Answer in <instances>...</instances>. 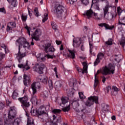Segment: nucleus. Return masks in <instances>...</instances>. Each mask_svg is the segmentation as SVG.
I'll return each instance as SVG.
<instances>
[{
  "label": "nucleus",
  "mask_w": 125,
  "mask_h": 125,
  "mask_svg": "<svg viewBox=\"0 0 125 125\" xmlns=\"http://www.w3.org/2000/svg\"><path fill=\"white\" fill-rule=\"evenodd\" d=\"M53 11L57 18L59 19H65L67 16V9L58 2L55 3Z\"/></svg>",
  "instance_id": "1"
},
{
  "label": "nucleus",
  "mask_w": 125,
  "mask_h": 125,
  "mask_svg": "<svg viewBox=\"0 0 125 125\" xmlns=\"http://www.w3.org/2000/svg\"><path fill=\"white\" fill-rule=\"evenodd\" d=\"M19 101L21 104V107L24 109L25 111V115L27 116V118L30 117L29 116V113L28 112V110H26L27 108H29L30 107V101H29V98H28V96H24L23 97L19 98Z\"/></svg>",
  "instance_id": "2"
},
{
  "label": "nucleus",
  "mask_w": 125,
  "mask_h": 125,
  "mask_svg": "<svg viewBox=\"0 0 125 125\" xmlns=\"http://www.w3.org/2000/svg\"><path fill=\"white\" fill-rule=\"evenodd\" d=\"M110 6L109 5H106L104 8V17L105 19L107 20H112V19H114V18H116L117 16V13L114 11L113 13H111V16H109V8Z\"/></svg>",
  "instance_id": "3"
},
{
  "label": "nucleus",
  "mask_w": 125,
  "mask_h": 125,
  "mask_svg": "<svg viewBox=\"0 0 125 125\" xmlns=\"http://www.w3.org/2000/svg\"><path fill=\"white\" fill-rule=\"evenodd\" d=\"M13 113V116H14L13 118L12 119V122L10 124V125H19L20 124L21 120L19 118L15 119V116H16V110H15V107H11L9 109V112L8 114V118L7 119H9V115H10V113Z\"/></svg>",
  "instance_id": "4"
},
{
  "label": "nucleus",
  "mask_w": 125,
  "mask_h": 125,
  "mask_svg": "<svg viewBox=\"0 0 125 125\" xmlns=\"http://www.w3.org/2000/svg\"><path fill=\"white\" fill-rule=\"evenodd\" d=\"M114 73L115 65L112 63H109L108 67L105 66L102 71L103 75H105V76L107 75H111V74H114Z\"/></svg>",
  "instance_id": "5"
},
{
  "label": "nucleus",
  "mask_w": 125,
  "mask_h": 125,
  "mask_svg": "<svg viewBox=\"0 0 125 125\" xmlns=\"http://www.w3.org/2000/svg\"><path fill=\"white\" fill-rule=\"evenodd\" d=\"M30 113L31 115L34 116H43V115H45L46 116H48V114H47L46 112H45L44 110H43L42 108H39L38 109L31 110Z\"/></svg>",
  "instance_id": "6"
},
{
  "label": "nucleus",
  "mask_w": 125,
  "mask_h": 125,
  "mask_svg": "<svg viewBox=\"0 0 125 125\" xmlns=\"http://www.w3.org/2000/svg\"><path fill=\"white\" fill-rule=\"evenodd\" d=\"M44 47V51L46 53L47 52H54L55 49L53 46H51V44L49 43V41H45L44 42V44L43 45Z\"/></svg>",
  "instance_id": "7"
},
{
  "label": "nucleus",
  "mask_w": 125,
  "mask_h": 125,
  "mask_svg": "<svg viewBox=\"0 0 125 125\" xmlns=\"http://www.w3.org/2000/svg\"><path fill=\"white\" fill-rule=\"evenodd\" d=\"M98 104V97L97 96H91L88 98V100L86 102V105L90 107L91 105H93L94 103Z\"/></svg>",
  "instance_id": "8"
},
{
  "label": "nucleus",
  "mask_w": 125,
  "mask_h": 125,
  "mask_svg": "<svg viewBox=\"0 0 125 125\" xmlns=\"http://www.w3.org/2000/svg\"><path fill=\"white\" fill-rule=\"evenodd\" d=\"M31 36L32 41H40V36H42V30L40 28H37Z\"/></svg>",
  "instance_id": "9"
},
{
  "label": "nucleus",
  "mask_w": 125,
  "mask_h": 125,
  "mask_svg": "<svg viewBox=\"0 0 125 125\" xmlns=\"http://www.w3.org/2000/svg\"><path fill=\"white\" fill-rule=\"evenodd\" d=\"M44 67V64L40 65L39 63H36L33 67V69L39 74H42Z\"/></svg>",
  "instance_id": "10"
},
{
  "label": "nucleus",
  "mask_w": 125,
  "mask_h": 125,
  "mask_svg": "<svg viewBox=\"0 0 125 125\" xmlns=\"http://www.w3.org/2000/svg\"><path fill=\"white\" fill-rule=\"evenodd\" d=\"M31 87L32 89V94L35 95L37 93V88H40L41 87V83L39 82H33L31 85Z\"/></svg>",
  "instance_id": "11"
},
{
  "label": "nucleus",
  "mask_w": 125,
  "mask_h": 125,
  "mask_svg": "<svg viewBox=\"0 0 125 125\" xmlns=\"http://www.w3.org/2000/svg\"><path fill=\"white\" fill-rule=\"evenodd\" d=\"M15 28H16V22L15 21L8 22L6 28L7 32L13 31Z\"/></svg>",
  "instance_id": "12"
},
{
  "label": "nucleus",
  "mask_w": 125,
  "mask_h": 125,
  "mask_svg": "<svg viewBox=\"0 0 125 125\" xmlns=\"http://www.w3.org/2000/svg\"><path fill=\"white\" fill-rule=\"evenodd\" d=\"M104 55L103 53H99L97 55V58L96 59V61L94 62V66H97L99 63H100V60H102L104 58Z\"/></svg>",
  "instance_id": "13"
},
{
  "label": "nucleus",
  "mask_w": 125,
  "mask_h": 125,
  "mask_svg": "<svg viewBox=\"0 0 125 125\" xmlns=\"http://www.w3.org/2000/svg\"><path fill=\"white\" fill-rule=\"evenodd\" d=\"M17 59L19 61V63H21V60L23 57H25L26 56V52H23L22 51H19L18 53L17 54Z\"/></svg>",
  "instance_id": "14"
},
{
  "label": "nucleus",
  "mask_w": 125,
  "mask_h": 125,
  "mask_svg": "<svg viewBox=\"0 0 125 125\" xmlns=\"http://www.w3.org/2000/svg\"><path fill=\"white\" fill-rule=\"evenodd\" d=\"M31 83V77L30 76L24 74L23 75V83L25 86H27L29 83Z\"/></svg>",
  "instance_id": "15"
},
{
  "label": "nucleus",
  "mask_w": 125,
  "mask_h": 125,
  "mask_svg": "<svg viewBox=\"0 0 125 125\" xmlns=\"http://www.w3.org/2000/svg\"><path fill=\"white\" fill-rule=\"evenodd\" d=\"M26 39L24 38H21L16 41V44L17 45V43L19 44V51H20V47L23 45L24 42H26Z\"/></svg>",
  "instance_id": "16"
},
{
  "label": "nucleus",
  "mask_w": 125,
  "mask_h": 125,
  "mask_svg": "<svg viewBox=\"0 0 125 125\" xmlns=\"http://www.w3.org/2000/svg\"><path fill=\"white\" fill-rule=\"evenodd\" d=\"M73 42L74 47H79V46H80L82 43V42L81 41V39L80 38H74L73 40Z\"/></svg>",
  "instance_id": "17"
},
{
  "label": "nucleus",
  "mask_w": 125,
  "mask_h": 125,
  "mask_svg": "<svg viewBox=\"0 0 125 125\" xmlns=\"http://www.w3.org/2000/svg\"><path fill=\"white\" fill-rule=\"evenodd\" d=\"M99 27H104L106 30H113L115 28V25L110 26L106 23H100L98 24Z\"/></svg>",
  "instance_id": "18"
},
{
  "label": "nucleus",
  "mask_w": 125,
  "mask_h": 125,
  "mask_svg": "<svg viewBox=\"0 0 125 125\" xmlns=\"http://www.w3.org/2000/svg\"><path fill=\"white\" fill-rule=\"evenodd\" d=\"M94 12L91 10H87L83 14L84 16H87L88 19H90V18H92V16H93Z\"/></svg>",
  "instance_id": "19"
},
{
  "label": "nucleus",
  "mask_w": 125,
  "mask_h": 125,
  "mask_svg": "<svg viewBox=\"0 0 125 125\" xmlns=\"http://www.w3.org/2000/svg\"><path fill=\"white\" fill-rule=\"evenodd\" d=\"M68 51L69 53L67 54V57L69 58H71V59H75V58H76V54H75L76 53V51L70 49H68Z\"/></svg>",
  "instance_id": "20"
},
{
  "label": "nucleus",
  "mask_w": 125,
  "mask_h": 125,
  "mask_svg": "<svg viewBox=\"0 0 125 125\" xmlns=\"http://www.w3.org/2000/svg\"><path fill=\"white\" fill-rule=\"evenodd\" d=\"M63 86V81H58L55 83V87L56 89H60Z\"/></svg>",
  "instance_id": "21"
},
{
  "label": "nucleus",
  "mask_w": 125,
  "mask_h": 125,
  "mask_svg": "<svg viewBox=\"0 0 125 125\" xmlns=\"http://www.w3.org/2000/svg\"><path fill=\"white\" fill-rule=\"evenodd\" d=\"M19 68H21L22 69H25L27 71V70L30 69V66L28 65V62H26L25 64H19L18 65Z\"/></svg>",
  "instance_id": "22"
},
{
  "label": "nucleus",
  "mask_w": 125,
  "mask_h": 125,
  "mask_svg": "<svg viewBox=\"0 0 125 125\" xmlns=\"http://www.w3.org/2000/svg\"><path fill=\"white\" fill-rule=\"evenodd\" d=\"M99 1H96V0H92V4L91 6H95L96 9L97 10H100V9L99 8Z\"/></svg>",
  "instance_id": "23"
},
{
  "label": "nucleus",
  "mask_w": 125,
  "mask_h": 125,
  "mask_svg": "<svg viewBox=\"0 0 125 125\" xmlns=\"http://www.w3.org/2000/svg\"><path fill=\"white\" fill-rule=\"evenodd\" d=\"M120 90L118 87L115 86H113L111 89V95H113L115 96L117 94V92L119 91Z\"/></svg>",
  "instance_id": "24"
},
{
  "label": "nucleus",
  "mask_w": 125,
  "mask_h": 125,
  "mask_svg": "<svg viewBox=\"0 0 125 125\" xmlns=\"http://www.w3.org/2000/svg\"><path fill=\"white\" fill-rule=\"evenodd\" d=\"M100 73V71L99 70H98L97 72V74H95V83L94 84V87H96L97 86V84L99 83V81L97 79V75Z\"/></svg>",
  "instance_id": "25"
},
{
  "label": "nucleus",
  "mask_w": 125,
  "mask_h": 125,
  "mask_svg": "<svg viewBox=\"0 0 125 125\" xmlns=\"http://www.w3.org/2000/svg\"><path fill=\"white\" fill-rule=\"evenodd\" d=\"M31 102L33 103V104H38V99L37 98V96H36L35 94H33V96L31 99Z\"/></svg>",
  "instance_id": "26"
},
{
  "label": "nucleus",
  "mask_w": 125,
  "mask_h": 125,
  "mask_svg": "<svg viewBox=\"0 0 125 125\" xmlns=\"http://www.w3.org/2000/svg\"><path fill=\"white\" fill-rule=\"evenodd\" d=\"M27 125H35L34 123V119L31 118V117H28V118H27Z\"/></svg>",
  "instance_id": "27"
},
{
  "label": "nucleus",
  "mask_w": 125,
  "mask_h": 125,
  "mask_svg": "<svg viewBox=\"0 0 125 125\" xmlns=\"http://www.w3.org/2000/svg\"><path fill=\"white\" fill-rule=\"evenodd\" d=\"M68 100H69V98L67 97L62 96L61 98L62 104H66V103H68Z\"/></svg>",
  "instance_id": "28"
},
{
  "label": "nucleus",
  "mask_w": 125,
  "mask_h": 125,
  "mask_svg": "<svg viewBox=\"0 0 125 125\" xmlns=\"http://www.w3.org/2000/svg\"><path fill=\"white\" fill-rule=\"evenodd\" d=\"M18 90L16 89L14 90L12 94V98L15 100L17 98V97H18Z\"/></svg>",
  "instance_id": "29"
},
{
  "label": "nucleus",
  "mask_w": 125,
  "mask_h": 125,
  "mask_svg": "<svg viewBox=\"0 0 125 125\" xmlns=\"http://www.w3.org/2000/svg\"><path fill=\"white\" fill-rule=\"evenodd\" d=\"M72 106L74 108H78L80 106V104L79 103V100H74L72 102Z\"/></svg>",
  "instance_id": "30"
},
{
  "label": "nucleus",
  "mask_w": 125,
  "mask_h": 125,
  "mask_svg": "<svg viewBox=\"0 0 125 125\" xmlns=\"http://www.w3.org/2000/svg\"><path fill=\"white\" fill-rule=\"evenodd\" d=\"M8 2L9 3H11L12 6H13L14 7H16L18 3V2H17V1L16 0H9Z\"/></svg>",
  "instance_id": "31"
},
{
  "label": "nucleus",
  "mask_w": 125,
  "mask_h": 125,
  "mask_svg": "<svg viewBox=\"0 0 125 125\" xmlns=\"http://www.w3.org/2000/svg\"><path fill=\"white\" fill-rule=\"evenodd\" d=\"M113 42H114V40L111 38H109L107 41L105 42V44L106 45H112L113 44Z\"/></svg>",
  "instance_id": "32"
},
{
  "label": "nucleus",
  "mask_w": 125,
  "mask_h": 125,
  "mask_svg": "<svg viewBox=\"0 0 125 125\" xmlns=\"http://www.w3.org/2000/svg\"><path fill=\"white\" fill-rule=\"evenodd\" d=\"M36 57L38 58V59H40L41 58L42 61H45L47 57L46 55H45L43 57L41 58V54H39L36 56Z\"/></svg>",
  "instance_id": "33"
},
{
  "label": "nucleus",
  "mask_w": 125,
  "mask_h": 125,
  "mask_svg": "<svg viewBox=\"0 0 125 125\" xmlns=\"http://www.w3.org/2000/svg\"><path fill=\"white\" fill-rule=\"evenodd\" d=\"M120 44L121 45H122V46H124V45H125V38L124 37V34L122 35V38L120 41Z\"/></svg>",
  "instance_id": "34"
},
{
  "label": "nucleus",
  "mask_w": 125,
  "mask_h": 125,
  "mask_svg": "<svg viewBox=\"0 0 125 125\" xmlns=\"http://www.w3.org/2000/svg\"><path fill=\"white\" fill-rule=\"evenodd\" d=\"M28 17V15H24L23 14H22L21 16V18L22 22H26L27 21V18Z\"/></svg>",
  "instance_id": "35"
},
{
  "label": "nucleus",
  "mask_w": 125,
  "mask_h": 125,
  "mask_svg": "<svg viewBox=\"0 0 125 125\" xmlns=\"http://www.w3.org/2000/svg\"><path fill=\"white\" fill-rule=\"evenodd\" d=\"M51 25H52V28L56 32V31H58V29H57V25H56V23L54 22H51Z\"/></svg>",
  "instance_id": "36"
},
{
  "label": "nucleus",
  "mask_w": 125,
  "mask_h": 125,
  "mask_svg": "<svg viewBox=\"0 0 125 125\" xmlns=\"http://www.w3.org/2000/svg\"><path fill=\"white\" fill-rule=\"evenodd\" d=\"M70 107H71V105L69 104L67 106L62 108V111L65 112H69L70 111Z\"/></svg>",
  "instance_id": "37"
},
{
  "label": "nucleus",
  "mask_w": 125,
  "mask_h": 125,
  "mask_svg": "<svg viewBox=\"0 0 125 125\" xmlns=\"http://www.w3.org/2000/svg\"><path fill=\"white\" fill-rule=\"evenodd\" d=\"M47 81H48V78H47V77H45L44 78H42L41 83H44V84H47Z\"/></svg>",
  "instance_id": "38"
},
{
  "label": "nucleus",
  "mask_w": 125,
  "mask_h": 125,
  "mask_svg": "<svg viewBox=\"0 0 125 125\" xmlns=\"http://www.w3.org/2000/svg\"><path fill=\"white\" fill-rule=\"evenodd\" d=\"M48 84L49 87L51 89H52L53 88V83H52V80H49L48 82Z\"/></svg>",
  "instance_id": "39"
},
{
  "label": "nucleus",
  "mask_w": 125,
  "mask_h": 125,
  "mask_svg": "<svg viewBox=\"0 0 125 125\" xmlns=\"http://www.w3.org/2000/svg\"><path fill=\"white\" fill-rule=\"evenodd\" d=\"M92 18L95 19V20H101L100 18L98 17L97 13H94Z\"/></svg>",
  "instance_id": "40"
},
{
  "label": "nucleus",
  "mask_w": 125,
  "mask_h": 125,
  "mask_svg": "<svg viewBox=\"0 0 125 125\" xmlns=\"http://www.w3.org/2000/svg\"><path fill=\"white\" fill-rule=\"evenodd\" d=\"M23 48H26V47H28V46H30V43L27 42V40H25V42L22 44Z\"/></svg>",
  "instance_id": "41"
},
{
  "label": "nucleus",
  "mask_w": 125,
  "mask_h": 125,
  "mask_svg": "<svg viewBox=\"0 0 125 125\" xmlns=\"http://www.w3.org/2000/svg\"><path fill=\"white\" fill-rule=\"evenodd\" d=\"M34 13L35 16H37V17H39V16H40V15H39V10L38 9L37 7L35 8Z\"/></svg>",
  "instance_id": "42"
},
{
  "label": "nucleus",
  "mask_w": 125,
  "mask_h": 125,
  "mask_svg": "<svg viewBox=\"0 0 125 125\" xmlns=\"http://www.w3.org/2000/svg\"><path fill=\"white\" fill-rule=\"evenodd\" d=\"M47 19H48V14L45 13V14H44V15L43 16V18L42 19L43 23H44V22H45V21H46V20H47Z\"/></svg>",
  "instance_id": "43"
},
{
  "label": "nucleus",
  "mask_w": 125,
  "mask_h": 125,
  "mask_svg": "<svg viewBox=\"0 0 125 125\" xmlns=\"http://www.w3.org/2000/svg\"><path fill=\"white\" fill-rule=\"evenodd\" d=\"M79 95L80 99H84V98H85V96L83 95V92H79Z\"/></svg>",
  "instance_id": "44"
},
{
  "label": "nucleus",
  "mask_w": 125,
  "mask_h": 125,
  "mask_svg": "<svg viewBox=\"0 0 125 125\" xmlns=\"http://www.w3.org/2000/svg\"><path fill=\"white\" fill-rule=\"evenodd\" d=\"M42 75L38 76L36 79V81L38 82V83H40V82H42Z\"/></svg>",
  "instance_id": "45"
},
{
  "label": "nucleus",
  "mask_w": 125,
  "mask_h": 125,
  "mask_svg": "<svg viewBox=\"0 0 125 125\" xmlns=\"http://www.w3.org/2000/svg\"><path fill=\"white\" fill-rule=\"evenodd\" d=\"M52 112L54 113V114H59V113H61V110L55 109L53 110Z\"/></svg>",
  "instance_id": "46"
},
{
  "label": "nucleus",
  "mask_w": 125,
  "mask_h": 125,
  "mask_svg": "<svg viewBox=\"0 0 125 125\" xmlns=\"http://www.w3.org/2000/svg\"><path fill=\"white\" fill-rule=\"evenodd\" d=\"M25 29H26L27 31V34L29 36H31L30 31H31V27H28V26H25Z\"/></svg>",
  "instance_id": "47"
},
{
  "label": "nucleus",
  "mask_w": 125,
  "mask_h": 125,
  "mask_svg": "<svg viewBox=\"0 0 125 125\" xmlns=\"http://www.w3.org/2000/svg\"><path fill=\"white\" fill-rule=\"evenodd\" d=\"M123 12V11L122 10V8L120 7H118L117 8V13L118 15H121V13Z\"/></svg>",
  "instance_id": "48"
},
{
  "label": "nucleus",
  "mask_w": 125,
  "mask_h": 125,
  "mask_svg": "<svg viewBox=\"0 0 125 125\" xmlns=\"http://www.w3.org/2000/svg\"><path fill=\"white\" fill-rule=\"evenodd\" d=\"M81 1L83 4V5L85 6L87 5V4L89 3V1H88V0H82Z\"/></svg>",
  "instance_id": "49"
},
{
  "label": "nucleus",
  "mask_w": 125,
  "mask_h": 125,
  "mask_svg": "<svg viewBox=\"0 0 125 125\" xmlns=\"http://www.w3.org/2000/svg\"><path fill=\"white\" fill-rule=\"evenodd\" d=\"M89 46H90V53L92 52V49H93V44H92L90 42H89Z\"/></svg>",
  "instance_id": "50"
},
{
  "label": "nucleus",
  "mask_w": 125,
  "mask_h": 125,
  "mask_svg": "<svg viewBox=\"0 0 125 125\" xmlns=\"http://www.w3.org/2000/svg\"><path fill=\"white\" fill-rule=\"evenodd\" d=\"M82 71V74H84V73H86V72H87V66L83 67Z\"/></svg>",
  "instance_id": "51"
},
{
  "label": "nucleus",
  "mask_w": 125,
  "mask_h": 125,
  "mask_svg": "<svg viewBox=\"0 0 125 125\" xmlns=\"http://www.w3.org/2000/svg\"><path fill=\"white\" fill-rule=\"evenodd\" d=\"M54 71L56 74V78H57V79L59 78V77H58V72H57V67H55L54 68Z\"/></svg>",
  "instance_id": "52"
},
{
  "label": "nucleus",
  "mask_w": 125,
  "mask_h": 125,
  "mask_svg": "<svg viewBox=\"0 0 125 125\" xmlns=\"http://www.w3.org/2000/svg\"><path fill=\"white\" fill-rule=\"evenodd\" d=\"M76 69L79 73H82V72H83V69L81 68V67L76 66Z\"/></svg>",
  "instance_id": "53"
},
{
  "label": "nucleus",
  "mask_w": 125,
  "mask_h": 125,
  "mask_svg": "<svg viewBox=\"0 0 125 125\" xmlns=\"http://www.w3.org/2000/svg\"><path fill=\"white\" fill-rule=\"evenodd\" d=\"M0 12H2V13H4V14H5L6 13V12L5 11V9H4V7L0 8Z\"/></svg>",
  "instance_id": "54"
},
{
  "label": "nucleus",
  "mask_w": 125,
  "mask_h": 125,
  "mask_svg": "<svg viewBox=\"0 0 125 125\" xmlns=\"http://www.w3.org/2000/svg\"><path fill=\"white\" fill-rule=\"evenodd\" d=\"M106 90L107 93H109V91L111 90L112 91V87H111V86H108L106 87Z\"/></svg>",
  "instance_id": "55"
},
{
  "label": "nucleus",
  "mask_w": 125,
  "mask_h": 125,
  "mask_svg": "<svg viewBox=\"0 0 125 125\" xmlns=\"http://www.w3.org/2000/svg\"><path fill=\"white\" fill-rule=\"evenodd\" d=\"M5 55L2 53H0V61H1L4 58Z\"/></svg>",
  "instance_id": "56"
},
{
  "label": "nucleus",
  "mask_w": 125,
  "mask_h": 125,
  "mask_svg": "<svg viewBox=\"0 0 125 125\" xmlns=\"http://www.w3.org/2000/svg\"><path fill=\"white\" fill-rule=\"evenodd\" d=\"M46 56L48 59H49V58H50L51 59H53V58H54V56L50 55L49 54L46 55Z\"/></svg>",
  "instance_id": "57"
},
{
  "label": "nucleus",
  "mask_w": 125,
  "mask_h": 125,
  "mask_svg": "<svg viewBox=\"0 0 125 125\" xmlns=\"http://www.w3.org/2000/svg\"><path fill=\"white\" fill-rule=\"evenodd\" d=\"M6 104L7 106H9V104H11V102L9 101V100H6Z\"/></svg>",
  "instance_id": "58"
},
{
  "label": "nucleus",
  "mask_w": 125,
  "mask_h": 125,
  "mask_svg": "<svg viewBox=\"0 0 125 125\" xmlns=\"http://www.w3.org/2000/svg\"><path fill=\"white\" fill-rule=\"evenodd\" d=\"M82 65L83 67H87V63L86 62H84L82 63Z\"/></svg>",
  "instance_id": "59"
},
{
  "label": "nucleus",
  "mask_w": 125,
  "mask_h": 125,
  "mask_svg": "<svg viewBox=\"0 0 125 125\" xmlns=\"http://www.w3.org/2000/svg\"><path fill=\"white\" fill-rule=\"evenodd\" d=\"M1 47H2V48H3L5 50V51H6V46L4 44H2L1 45Z\"/></svg>",
  "instance_id": "60"
},
{
  "label": "nucleus",
  "mask_w": 125,
  "mask_h": 125,
  "mask_svg": "<svg viewBox=\"0 0 125 125\" xmlns=\"http://www.w3.org/2000/svg\"><path fill=\"white\" fill-rule=\"evenodd\" d=\"M56 42L57 43V44H58V45H59V44H61V43L62 42L61 41H56Z\"/></svg>",
  "instance_id": "61"
},
{
  "label": "nucleus",
  "mask_w": 125,
  "mask_h": 125,
  "mask_svg": "<svg viewBox=\"0 0 125 125\" xmlns=\"http://www.w3.org/2000/svg\"><path fill=\"white\" fill-rule=\"evenodd\" d=\"M60 50L62 51V50H64V47H63V44H62L60 47Z\"/></svg>",
  "instance_id": "62"
},
{
  "label": "nucleus",
  "mask_w": 125,
  "mask_h": 125,
  "mask_svg": "<svg viewBox=\"0 0 125 125\" xmlns=\"http://www.w3.org/2000/svg\"><path fill=\"white\" fill-rule=\"evenodd\" d=\"M83 30H84V32L85 33H86V32H87V30H88V28H87V27L84 26Z\"/></svg>",
  "instance_id": "63"
},
{
  "label": "nucleus",
  "mask_w": 125,
  "mask_h": 125,
  "mask_svg": "<svg viewBox=\"0 0 125 125\" xmlns=\"http://www.w3.org/2000/svg\"><path fill=\"white\" fill-rule=\"evenodd\" d=\"M102 82L104 83H105V82H106V78H105V77H103Z\"/></svg>",
  "instance_id": "64"
}]
</instances>
